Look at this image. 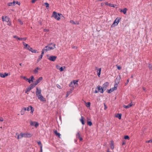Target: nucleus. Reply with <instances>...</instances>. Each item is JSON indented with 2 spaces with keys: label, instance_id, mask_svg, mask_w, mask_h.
I'll return each instance as SVG.
<instances>
[{
  "label": "nucleus",
  "instance_id": "nucleus-1",
  "mask_svg": "<svg viewBox=\"0 0 152 152\" xmlns=\"http://www.w3.org/2000/svg\"><path fill=\"white\" fill-rule=\"evenodd\" d=\"M60 13H57L55 11L53 12L52 17H53L55 19L57 20H59L61 19V16L60 15Z\"/></svg>",
  "mask_w": 152,
  "mask_h": 152
},
{
  "label": "nucleus",
  "instance_id": "nucleus-2",
  "mask_svg": "<svg viewBox=\"0 0 152 152\" xmlns=\"http://www.w3.org/2000/svg\"><path fill=\"white\" fill-rule=\"evenodd\" d=\"M23 108L25 111L26 110L28 111H29L30 110H31V114H33L34 111V107H33L31 106H29L27 107H24Z\"/></svg>",
  "mask_w": 152,
  "mask_h": 152
},
{
  "label": "nucleus",
  "instance_id": "nucleus-3",
  "mask_svg": "<svg viewBox=\"0 0 152 152\" xmlns=\"http://www.w3.org/2000/svg\"><path fill=\"white\" fill-rule=\"evenodd\" d=\"M35 87V86H34V85L32 83L28 87L26 88V90H25V93H27L30 90H31L32 89H33Z\"/></svg>",
  "mask_w": 152,
  "mask_h": 152
},
{
  "label": "nucleus",
  "instance_id": "nucleus-4",
  "mask_svg": "<svg viewBox=\"0 0 152 152\" xmlns=\"http://www.w3.org/2000/svg\"><path fill=\"white\" fill-rule=\"evenodd\" d=\"M42 79L43 78L42 77H40L34 82V83L32 84L35 86H36L42 80Z\"/></svg>",
  "mask_w": 152,
  "mask_h": 152
},
{
  "label": "nucleus",
  "instance_id": "nucleus-5",
  "mask_svg": "<svg viewBox=\"0 0 152 152\" xmlns=\"http://www.w3.org/2000/svg\"><path fill=\"white\" fill-rule=\"evenodd\" d=\"M96 89H97L99 92H100L101 93H103L104 91V89L103 87H101L99 85H98L96 88Z\"/></svg>",
  "mask_w": 152,
  "mask_h": 152
},
{
  "label": "nucleus",
  "instance_id": "nucleus-6",
  "mask_svg": "<svg viewBox=\"0 0 152 152\" xmlns=\"http://www.w3.org/2000/svg\"><path fill=\"white\" fill-rule=\"evenodd\" d=\"M37 97L38 99L41 101L45 102H46L45 98H44L42 95H39Z\"/></svg>",
  "mask_w": 152,
  "mask_h": 152
},
{
  "label": "nucleus",
  "instance_id": "nucleus-7",
  "mask_svg": "<svg viewBox=\"0 0 152 152\" xmlns=\"http://www.w3.org/2000/svg\"><path fill=\"white\" fill-rule=\"evenodd\" d=\"M57 58V56L52 55L50 56L48 59L50 61H54L56 60Z\"/></svg>",
  "mask_w": 152,
  "mask_h": 152
},
{
  "label": "nucleus",
  "instance_id": "nucleus-8",
  "mask_svg": "<svg viewBox=\"0 0 152 152\" xmlns=\"http://www.w3.org/2000/svg\"><path fill=\"white\" fill-rule=\"evenodd\" d=\"M26 133H20V134L18 136L17 138L18 139L22 138L23 137H26Z\"/></svg>",
  "mask_w": 152,
  "mask_h": 152
},
{
  "label": "nucleus",
  "instance_id": "nucleus-9",
  "mask_svg": "<svg viewBox=\"0 0 152 152\" xmlns=\"http://www.w3.org/2000/svg\"><path fill=\"white\" fill-rule=\"evenodd\" d=\"M121 79V75H119L116 78L115 80V83H117V84H119L120 82Z\"/></svg>",
  "mask_w": 152,
  "mask_h": 152
},
{
  "label": "nucleus",
  "instance_id": "nucleus-10",
  "mask_svg": "<svg viewBox=\"0 0 152 152\" xmlns=\"http://www.w3.org/2000/svg\"><path fill=\"white\" fill-rule=\"evenodd\" d=\"M76 137L77 138L79 139L80 141H82L83 140V139L81 137L79 132H77L76 135Z\"/></svg>",
  "mask_w": 152,
  "mask_h": 152
},
{
  "label": "nucleus",
  "instance_id": "nucleus-11",
  "mask_svg": "<svg viewBox=\"0 0 152 152\" xmlns=\"http://www.w3.org/2000/svg\"><path fill=\"white\" fill-rule=\"evenodd\" d=\"M109 85V83L108 82H105L102 86V87L104 89V90L105 91L107 87Z\"/></svg>",
  "mask_w": 152,
  "mask_h": 152
},
{
  "label": "nucleus",
  "instance_id": "nucleus-12",
  "mask_svg": "<svg viewBox=\"0 0 152 152\" xmlns=\"http://www.w3.org/2000/svg\"><path fill=\"white\" fill-rule=\"evenodd\" d=\"M41 89L39 90L38 87L36 88V95L37 96H39V95H42L41 94Z\"/></svg>",
  "mask_w": 152,
  "mask_h": 152
},
{
  "label": "nucleus",
  "instance_id": "nucleus-13",
  "mask_svg": "<svg viewBox=\"0 0 152 152\" xmlns=\"http://www.w3.org/2000/svg\"><path fill=\"white\" fill-rule=\"evenodd\" d=\"M34 80V77L33 75H31L29 79L27 81L29 83H30L31 82H33Z\"/></svg>",
  "mask_w": 152,
  "mask_h": 152
},
{
  "label": "nucleus",
  "instance_id": "nucleus-14",
  "mask_svg": "<svg viewBox=\"0 0 152 152\" xmlns=\"http://www.w3.org/2000/svg\"><path fill=\"white\" fill-rule=\"evenodd\" d=\"M2 19L3 21H5L7 22H8L10 20V18L7 16H6L4 18V16H3Z\"/></svg>",
  "mask_w": 152,
  "mask_h": 152
},
{
  "label": "nucleus",
  "instance_id": "nucleus-15",
  "mask_svg": "<svg viewBox=\"0 0 152 152\" xmlns=\"http://www.w3.org/2000/svg\"><path fill=\"white\" fill-rule=\"evenodd\" d=\"M29 51H31L32 53H36L37 52V50H33L32 48L30 46V48H28Z\"/></svg>",
  "mask_w": 152,
  "mask_h": 152
},
{
  "label": "nucleus",
  "instance_id": "nucleus-16",
  "mask_svg": "<svg viewBox=\"0 0 152 152\" xmlns=\"http://www.w3.org/2000/svg\"><path fill=\"white\" fill-rule=\"evenodd\" d=\"M53 131L54 132L55 135L57 136H58L59 138H60L61 134L59 133L55 129H53Z\"/></svg>",
  "mask_w": 152,
  "mask_h": 152
},
{
  "label": "nucleus",
  "instance_id": "nucleus-17",
  "mask_svg": "<svg viewBox=\"0 0 152 152\" xmlns=\"http://www.w3.org/2000/svg\"><path fill=\"white\" fill-rule=\"evenodd\" d=\"M132 105H133V104H132V102H131V103H129V104H128L127 105H123V107L124 108H125L126 109H127V108H130L132 106Z\"/></svg>",
  "mask_w": 152,
  "mask_h": 152
},
{
  "label": "nucleus",
  "instance_id": "nucleus-18",
  "mask_svg": "<svg viewBox=\"0 0 152 152\" xmlns=\"http://www.w3.org/2000/svg\"><path fill=\"white\" fill-rule=\"evenodd\" d=\"M87 124L89 126H91L92 125V123L90 119H89L88 118H87Z\"/></svg>",
  "mask_w": 152,
  "mask_h": 152
},
{
  "label": "nucleus",
  "instance_id": "nucleus-19",
  "mask_svg": "<svg viewBox=\"0 0 152 152\" xmlns=\"http://www.w3.org/2000/svg\"><path fill=\"white\" fill-rule=\"evenodd\" d=\"M121 19V18L117 17L116 18L114 21H115V23H117V25H118L119 22H120Z\"/></svg>",
  "mask_w": 152,
  "mask_h": 152
},
{
  "label": "nucleus",
  "instance_id": "nucleus-20",
  "mask_svg": "<svg viewBox=\"0 0 152 152\" xmlns=\"http://www.w3.org/2000/svg\"><path fill=\"white\" fill-rule=\"evenodd\" d=\"M127 10V9L126 8H124L123 10H121L120 12H123V13L124 14H126V11Z\"/></svg>",
  "mask_w": 152,
  "mask_h": 152
},
{
  "label": "nucleus",
  "instance_id": "nucleus-21",
  "mask_svg": "<svg viewBox=\"0 0 152 152\" xmlns=\"http://www.w3.org/2000/svg\"><path fill=\"white\" fill-rule=\"evenodd\" d=\"M70 23L78 25L79 24V22L76 21L75 22L74 21L72 20H70Z\"/></svg>",
  "mask_w": 152,
  "mask_h": 152
},
{
  "label": "nucleus",
  "instance_id": "nucleus-22",
  "mask_svg": "<svg viewBox=\"0 0 152 152\" xmlns=\"http://www.w3.org/2000/svg\"><path fill=\"white\" fill-rule=\"evenodd\" d=\"M26 137L30 138L32 136V134L30 133H26Z\"/></svg>",
  "mask_w": 152,
  "mask_h": 152
},
{
  "label": "nucleus",
  "instance_id": "nucleus-23",
  "mask_svg": "<svg viewBox=\"0 0 152 152\" xmlns=\"http://www.w3.org/2000/svg\"><path fill=\"white\" fill-rule=\"evenodd\" d=\"M84 118L83 117L81 116V118L80 119V120L83 125H84L85 124V123L84 121Z\"/></svg>",
  "mask_w": 152,
  "mask_h": 152
},
{
  "label": "nucleus",
  "instance_id": "nucleus-24",
  "mask_svg": "<svg viewBox=\"0 0 152 152\" xmlns=\"http://www.w3.org/2000/svg\"><path fill=\"white\" fill-rule=\"evenodd\" d=\"M56 44H53V47H49L48 46V48L49 50H52L54 49L55 48Z\"/></svg>",
  "mask_w": 152,
  "mask_h": 152
},
{
  "label": "nucleus",
  "instance_id": "nucleus-25",
  "mask_svg": "<svg viewBox=\"0 0 152 152\" xmlns=\"http://www.w3.org/2000/svg\"><path fill=\"white\" fill-rule=\"evenodd\" d=\"M122 114L121 113L117 114L116 117L118 118L119 119H121V118Z\"/></svg>",
  "mask_w": 152,
  "mask_h": 152
},
{
  "label": "nucleus",
  "instance_id": "nucleus-26",
  "mask_svg": "<svg viewBox=\"0 0 152 152\" xmlns=\"http://www.w3.org/2000/svg\"><path fill=\"white\" fill-rule=\"evenodd\" d=\"M44 5L46 6V9H49L50 8V6H49V4L45 2L44 3Z\"/></svg>",
  "mask_w": 152,
  "mask_h": 152
},
{
  "label": "nucleus",
  "instance_id": "nucleus-27",
  "mask_svg": "<svg viewBox=\"0 0 152 152\" xmlns=\"http://www.w3.org/2000/svg\"><path fill=\"white\" fill-rule=\"evenodd\" d=\"M114 148V145L113 141H111L110 144V148L111 149L113 150Z\"/></svg>",
  "mask_w": 152,
  "mask_h": 152
},
{
  "label": "nucleus",
  "instance_id": "nucleus-28",
  "mask_svg": "<svg viewBox=\"0 0 152 152\" xmlns=\"http://www.w3.org/2000/svg\"><path fill=\"white\" fill-rule=\"evenodd\" d=\"M44 51H46V52L49 50V49L48 48V46H45L43 49H42Z\"/></svg>",
  "mask_w": 152,
  "mask_h": 152
},
{
  "label": "nucleus",
  "instance_id": "nucleus-29",
  "mask_svg": "<svg viewBox=\"0 0 152 152\" xmlns=\"http://www.w3.org/2000/svg\"><path fill=\"white\" fill-rule=\"evenodd\" d=\"M34 126L36 127H37L39 125V124L36 121H34Z\"/></svg>",
  "mask_w": 152,
  "mask_h": 152
},
{
  "label": "nucleus",
  "instance_id": "nucleus-30",
  "mask_svg": "<svg viewBox=\"0 0 152 152\" xmlns=\"http://www.w3.org/2000/svg\"><path fill=\"white\" fill-rule=\"evenodd\" d=\"M74 84L72 82H71L69 84V87H71L72 88H74Z\"/></svg>",
  "mask_w": 152,
  "mask_h": 152
},
{
  "label": "nucleus",
  "instance_id": "nucleus-31",
  "mask_svg": "<svg viewBox=\"0 0 152 152\" xmlns=\"http://www.w3.org/2000/svg\"><path fill=\"white\" fill-rule=\"evenodd\" d=\"M42 57L43 56H41L40 55L39 56L37 60V63L39 61H40L41 60Z\"/></svg>",
  "mask_w": 152,
  "mask_h": 152
},
{
  "label": "nucleus",
  "instance_id": "nucleus-32",
  "mask_svg": "<svg viewBox=\"0 0 152 152\" xmlns=\"http://www.w3.org/2000/svg\"><path fill=\"white\" fill-rule=\"evenodd\" d=\"M8 75V74L7 73H6L5 72L4 73V74H3L2 76V77L4 78L6 77Z\"/></svg>",
  "mask_w": 152,
  "mask_h": 152
},
{
  "label": "nucleus",
  "instance_id": "nucleus-33",
  "mask_svg": "<svg viewBox=\"0 0 152 152\" xmlns=\"http://www.w3.org/2000/svg\"><path fill=\"white\" fill-rule=\"evenodd\" d=\"M65 68V66H64V67L61 66L59 68V70L60 72H62L64 70V69Z\"/></svg>",
  "mask_w": 152,
  "mask_h": 152
},
{
  "label": "nucleus",
  "instance_id": "nucleus-34",
  "mask_svg": "<svg viewBox=\"0 0 152 152\" xmlns=\"http://www.w3.org/2000/svg\"><path fill=\"white\" fill-rule=\"evenodd\" d=\"M118 25H117V23H115V21H114L113 24L111 26V27H114L115 26H117Z\"/></svg>",
  "mask_w": 152,
  "mask_h": 152
},
{
  "label": "nucleus",
  "instance_id": "nucleus-35",
  "mask_svg": "<svg viewBox=\"0 0 152 152\" xmlns=\"http://www.w3.org/2000/svg\"><path fill=\"white\" fill-rule=\"evenodd\" d=\"M27 38L26 37L20 38L19 39V40L20 41H25L26 40Z\"/></svg>",
  "mask_w": 152,
  "mask_h": 152
},
{
  "label": "nucleus",
  "instance_id": "nucleus-36",
  "mask_svg": "<svg viewBox=\"0 0 152 152\" xmlns=\"http://www.w3.org/2000/svg\"><path fill=\"white\" fill-rule=\"evenodd\" d=\"M25 111L23 109V108L20 111V113L22 115H24L25 113Z\"/></svg>",
  "mask_w": 152,
  "mask_h": 152
},
{
  "label": "nucleus",
  "instance_id": "nucleus-37",
  "mask_svg": "<svg viewBox=\"0 0 152 152\" xmlns=\"http://www.w3.org/2000/svg\"><path fill=\"white\" fill-rule=\"evenodd\" d=\"M109 5V6L113 7H115L116 6V4H112L111 3H110V4Z\"/></svg>",
  "mask_w": 152,
  "mask_h": 152
},
{
  "label": "nucleus",
  "instance_id": "nucleus-38",
  "mask_svg": "<svg viewBox=\"0 0 152 152\" xmlns=\"http://www.w3.org/2000/svg\"><path fill=\"white\" fill-rule=\"evenodd\" d=\"M74 89L73 88H71L69 91H67V92L68 93H69L70 94H71L72 93V91Z\"/></svg>",
  "mask_w": 152,
  "mask_h": 152
},
{
  "label": "nucleus",
  "instance_id": "nucleus-39",
  "mask_svg": "<svg viewBox=\"0 0 152 152\" xmlns=\"http://www.w3.org/2000/svg\"><path fill=\"white\" fill-rule=\"evenodd\" d=\"M124 138L126 140H129L130 139L128 135H125L124 136Z\"/></svg>",
  "mask_w": 152,
  "mask_h": 152
},
{
  "label": "nucleus",
  "instance_id": "nucleus-40",
  "mask_svg": "<svg viewBox=\"0 0 152 152\" xmlns=\"http://www.w3.org/2000/svg\"><path fill=\"white\" fill-rule=\"evenodd\" d=\"M113 91L111 88H110V89H107V92L108 93H110Z\"/></svg>",
  "mask_w": 152,
  "mask_h": 152
},
{
  "label": "nucleus",
  "instance_id": "nucleus-41",
  "mask_svg": "<svg viewBox=\"0 0 152 152\" xmlns=\"http://www.w3.org/2000/svg\"><path fill=\"white\" fill-rule=\"evenodd\" d=\"M78 82V81L77 80H74L73 81V82H72L73 84H74V85H75V84H76V85H78V84L77 83Z\"/></svg>",
  "mask_w": 152,
  "mask_h": 152
},
{
  "label": "nucleus",
  "instance_id": "nucleus-42",
  "mask_svg": "<svg viewBox=\"0 0 152 152\" xmlns=\"http://www.w3.org/2000/svg\"><path fill=\"white\" fill-rule=\"evenodd\" d=\"M91 105V103L88 102L86 103V106L87 107H90Z\"/></svg>",
  "mask_w": 152,
  "mask_h": 152
},
{
  "label": "nucleus",
  "instance_id": "nucleus-43",
  "mask_svg": "<svg viewBox=\"0 0 152 152\" xmlns=\"http://www.w3.org/2000/svg\"><path fill=\"white\" fill-rule=\"evenodd\" d=\"M61 18V19L63 20H64L65 19V18L64 17L62 14H60Z\"/></svg>",
  "mask_w": 152,
  "mask_h": 152
},
{
  "label": "nucleus",
  "instance_id": "nucleus-44",
  "mask_svg": "<svg viewBox=\"0 0 152 152\" xmlns=\"http://www.w3.org/2000/svg\"><path fill=\"white\" fill-rule=\"evenodd\" d=\"M116 66L117 67V69L118 70H121V67L120 66H118V64L116 65Z\"/></svg>",
  "mask_w": 152,
  "mask_h": 152
},
{
  "label": "nucleus",
  "instance_id": "nucleus-45",
  "mask_svg": "<svg viewBox=\"0 0 152 152\" xmlns=\"http://www.w3.org/2000/svg\"><path fill=\"white\" fill-rule=\"evenodd\" d=\"M96 70H97V71L98 72L99 71V72H101V68H100L98 70V67L97 66H96L95 67Z\"/></svg>",
  "mask_w": 152,
  "mask_h": 152
},
{
  "label": "nucleus",
  "instance_id": "nucleus-46",
  "mask_svg": "<svg viewBox=\"0 0 152 152\" xmlns=\"http://www.w3.org/2000/svg\"><path fill=\"white\" fill-rule=\"evenodd\" d=\"M18 21L20 25H23V22L21 20L18 19Z\"/></svg>",
  "mask_w": 152,
  "mask_h": 152
},
{
  "label": "nucleus",
  "instance_id": "nucleus-47",
  "mask_svg": "<svg viewBox=\"0 0 152 152\" xmlns=\"http://www.w3.org/2000/svg\"><path fill=\"white\" fill-rule=\"evenodd\" d=\"M148 67L149 69H151V70H152V65L151 64H149Z\"/></svg>",
  "mask_w": 152,
  "mask_h": 152
},
{
  "label": "nucleus",
  "instance_id": "nucleus-48",
  "mask_svg": "<svg viewBox=\"0 0 152 152\" xmlns=\"http://www.w3.org/2000/svg\"><path fill=\"white\" fill-rule=\"evenodd\" d=\"M34 122L31 121L30 122V124L32 126H34Z\"/></svg>",
  "mask_w": 152,
  "mask_h": 152
},
{
  "label": "nucleus",
  "instance_id": "nucleus-49",
  "mask_svg": "<svg viewBox=\"0 0 152 152\" xmlns=\"http://www.w3.org/2000/svg\"><path fill=\"white\" fill-rule=\"evenodd\" d=\"M7 5L8 6H13L12 2H10V3H8Z\"/></svg>",
  "mask_w": 152,
  "mask_h": 152
},
{
  "label": "nucleus",
  "instance_id": "nucleus-50",
  "mask_svg": "<svg viewBox=\"0 0 152 152\" xmlns=\"http://www.w3.org/2000/svg\"><path fill=\"white\" fill-rule=\"evenodd\" d=\"M14 38H16L17 39L19 40V39H20V37H18L17 36L15 35L13 36Z\"/></svg>",
  "mask_w": 152,
  "mask_h": 152
},
{
  "label": "nucleus",
  "instance_id": "nucleus-51",
  "mask_svg": "<svg viewBox=\"0 0 152 152\" xmlns=\"http://www.w3.org/2000/svg\"><path fill=\"white\" fill-rule=\"evenodd\" d=\"M25 48H26L28 49V48H30V45L27 44L26 45H25Z\"/></svg>",
  "mask_w": 152,
  "mask_h": 152
},
{
  "label": "nucleus",
  "instance_id": "nucleus-52",
  "mask_svg": "<svg viewBox=\"0 0 152 152\" xmlns=\"http://www.w3.org/2000/svg\"><path fill=\"white\" fill-rule=\"evenodd\" d=\"M37 144L40 146L42 145L41 142L40 141H39L38 142H37Z\"/></svg>",
  "mask_w": 152,
  "mask_h": 152
},
{
  "label": "nucleus",
  "instance_id": "nucleus-53",
  "mask_svg": "<svg viewBox=\"0 0 152 152\" xmlns=\"http://www.w3.org/2000/svg\"><path fill=\"white\" fill-rule=\"evenodd\" d=\"M129 78H128L127 80V82L125 84V86H126L127 84H128V83H129Z\"/></svg>",
  "mask_w": 152,
  "mask_h": 152
},
{
  "label": "nucleus",
  "instance_id": "nucleus-54",
  "mask_svg": "<svg viewBox=\"0 0 152 152\" xmlns=\"http://www.w3.org/2000/svg\"><path fill=\"white\" fill-rule=\"evenodd\" d=\"M118 84H117V83H115V84L114 85V87H116L117 88V87L118 86Z\"/></svg>",
  "mask_w": 152,
  "mask_h": 152
},
{
  "label": "nucleus",
  "instance_id": "nucleus-55",
  "mask_svg": "<svg viewBox=\"0 0 152 152\" xmlns=\"http://www.w3.org/2000/svg\"><path fill=\"white\" fill-rule=\"evenodd\" d=\"M44 51L42 49V53H41L40 55H41V56H43L44 55Z\"/></svg>",
  "mask_w": 152,
  "mask_h": 152
},
{
  "label": "nucleus",
  "instance_id": "nucleus-56",
  "mask_svg": "<svg viewBox=\"0 0 152 152\" xmlns=\"http://www.w3.org/2000/svg\"><path fill=\"white\" fill-rule=\"evenodd\" d=\"M23 79L24 80H26V81H27L28 80V79L26 77V76H24L23 77Z\"/></svg>",
  "mask_w": 152,
  "mask_h": 152
},
{
  "label": "nucleus",
  "instance_id": "nucleus-57",
  "mask_svg": "<svg viewBox=\"0 0 152 152\" xmlns=\"http://www.w3.org/2000/svg\"><path fill=\"white\" fill-rule=\"evenodd\" d=\"M111 89L113 91H114V90H116L117 89L115 87H113Z\"/></svg>",
  "mask_w": 152,
  "mask_h": 152
},
{
  "label": "nucleus",
  "instance_id": "nucleus-58",
  "mask_svg": "<svg viewBox=\"0 0 152 152\" xmlns=\"http://www.w3.org/2000/svg\"><path fill=\"white\" fill-rule=\"evenodd\" d=\"M8 23L7 25L9 26H11V21H9L8 22H7Z\"/></svg>",
  "mask_w": 152,
  "mask_h": 152
},
{
  "label": "nucleus",
  "instance_id": "nucleus-59",
  "mask_svg": "<svg viewBox=\"0 0 152 152\" xmlns=\"http://www.w3.org/2000/svg\"><path fill=\"white\" fill-rule=\"evenodd\" d=\"M34 73H36L38 72V71L35 68L34 70Z\"/></svg>",
  "mask_w": 152,
  "mask_h": 152
},
{
  "label": "nucleus",
  "instance_id": "nucleus-60",
  "mask_svg": "<svg viewBox=\"0 0 152 152\" xmlns=\"http://www.w3.org/2000/svg\"><path fill=\"white\" fill-rule=\"evenodd\" d=\"M13 4V6H15V3H16V1H13V2H12Z\"/></svg>",
  "mask_w": 152,
  "mask_h": 152
},
{
  "label": "nucleus",
  "instance_id": "nucleus-61",
  "mask_svg": "<svg viewBox=\"0 0 152 152\" xmlns=\"http://www.w3.org/2000/svg\"><path fill=\"white\" fill-rule=\"evenodd\" d=\"M106 5L109 6V5L110 3H109L107 2H106L104 3Z\"/></svg>",
  "mask_w": 152,
  "mask_h": 152
},
{
  "label": "nucleus",
  "instance_id": "nucleus-62",
  "mask_svg": "<svg viewBox=\"0 0 152 152\" xmlns=\"http://www.w3.org/2000/svg\"><path fill=\"white\" fill-rule=\"evenodd\" d=\"M57 87L60 89H61V87L58 84L57 85Z\"/></svg>",
  "mask_w": 152,
  "mask_h": 152
},
{
  "label": "nucleus",
  "instance_id": "nucleus-63",
  "mask_svg": "<svg viewBox=\"0 0 152 152\" xmlns=\"http://www.w3.org/2000/svg\"><path fill=\"white\" fill-rule=\"evenodd\" d=\"M126 144V142L125 141H123V142H122V145H125Z\"/></svg>",
  "mask_w": 152,
  "mask_h": 152
},
{
  "label": "nucleus",
  "instance_id": "nucleus-64",
  "mask_svg": "<svg viewBox=\"0 0 152 152\" xmlns=\"http://www.w3.org/2000/svg\"><path fill=\"white\" fill-rule=\"evenodd\" d=\"M77 47L76 46H73L72 47V48L73 49H74V48L77 49Z\"/></svg>",
  "mask_w": 152,
  "mask_h": 152
}]
</instances>
